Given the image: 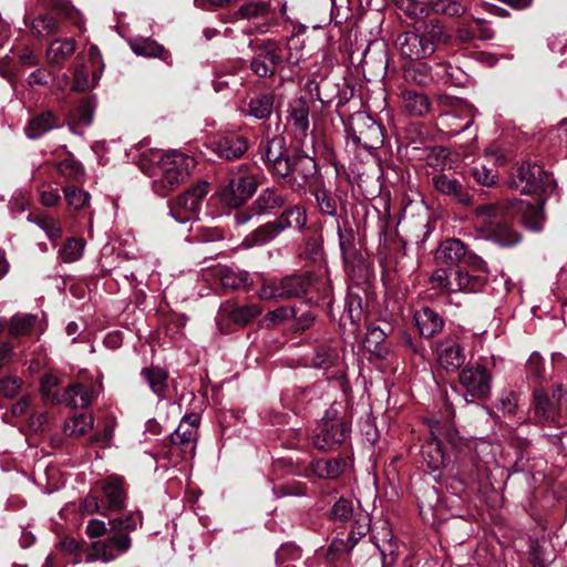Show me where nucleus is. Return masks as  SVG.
<instances>
[{
	"label": "nucleus",
	"mask_w": 567,
	"mask_h": 567,
	"mask_svg": "<svg viewBox=\"0 0 567 567\" xmlns=\"http://www.w3.org/2000/svg\"><path fill=\"white\" fill-rule=\"evenodd\" d=\"M509 209L522 213L524 226L533 231L543 227V212L539 206L530 205L524 200H515L507 206L505 203H491L477 206L474 209V223L478 231L502 247L517 245L522 237L509 225Z\"/></svg>",
	"instance_id": "nucleus-1"
},
{
	"label": "nucleus",
	"mask_w": 567,
	"mask_h": 567,
	"mask_svg": "<svg viewBox=\"0 0 567 567\" xmlns=\"http://www.w3.org/2000/svg\"><path fill=\"white\" fill-rule=\"evenodd\" d=\"M150 162H156L158 176L153 181V189L161 196L178 187L195 168L194 157L178 151H169L163 154L161 151L152 152Z\"/></svg>",
	"instance_id": "nucleus-2"
},
{
	"label": "nucleus",
	"mask_w": 567,
	"mask_h": 567,
	"mask_svg": "<svg viewBox=\"0 0 567 567\" xmlns=\"http://www.w3.org/2000/svg\"><path fill=\"white\" fill-rule=\"evenodd\" d=\"M258 184L251 166L240 164L228 172L219 195L223 203L229 207L245 204L257 190Z\"/></svg>",
	"instance_id": "nucleus-3"
},
{
	"label": "nucleus",
	"mask_w": 567,
	"mask_h": 567,
	"mask_svg": "<svg viewBox=\"0 0 567 567\" xmlns=\"http://www.w3.org/2000/svg\"><path fill=\"white\" fill-rule=\"evenodd\" d=\"M347 137L353 145L368 151L378 150L383 145L381 125L364 112H357L349 117Z\"/></svg>",
	"instance_id": "nucleus-4"
},
{
	"label": "nucleus",
	"mask_w": 567,
	"mask_h": 567,
	"mask_svg": "<svg viewBox=\"0 0 567 567\" xmlns=\"http://www.w3.org/2000/svg\"><path fill=\"white\" fill-rule=\"evenodd\" d=\"M312 287L310 275L288 276L279 281L265 282L258 297L261 300H282L300 297L309 292Z\"/></svg>",
	"instance_id": "nucleus-5"
},
{
	"label": "nucleus",
	"mask_w": 567,
	"mask_h": 567,
	"mask_svg": "<svg viewBox=\"0 0 567 567\" xmlns=\"http://www.w3.org/2000/svg\"><path fill=\"white\" fill-rule=\"evenodd\" d=\"M208 183L200 182L171 202L169 210L172 217L179 224L197 219L202 203L208 194Z\"/></svg>",
	"instance_id": "nucleus-6"
},
{
	"label": "nucleus",
	"mask_w": 567,
	"mask_h": 567,
	"mask_svg": "<svg viewBox=\"0 0 567 567\" xmlns=\"http://www.w3.org/2000/svg\"><path fill=\"white\" fill-rule=\"evenodd\" d=\"M141 523V517L135 513L124 516L109 517V560L126 551L131 547L128 534Z\"/></svg>",
	"instance_id": "nucleus-7"
},
{
	"label": "nucleus",
	"mask_w": 567,
	"mask_h": 567,
	"mask_svg": "<svg viewBox=\"0 0 567 567\" xmlns=\"http://www.w3.org/2000/svg\"><path fill=\"white\" fill-rule=\"evenodd\" d=\"M396 7L415 19L427 17L430 12L450 17H460L465 12V6L457 0H430L427 4L417 0H396Z\"/></svg>",
	"instance_id": "nucleus-8"
},
{
	"label": "nucleus",
	"mask_w": 567,
	"mask_h": 567,
	"mask_svg": "<svg viewBox=\"0 0 567 567\" xmlns=\"http://www.w3.org/2000/svg\"><path fill=\"white\" fill-rule=\"evenodd\" d=\"M103 70L102 53L97 47L92 45L89 50L87 62L78 63L73 69L71 91L82 93L94 87L101 79Z\"/></svg>",
	"instance_id": "nucleus-9"
},
{
	"label": "nucleus",
	"mask_w": 567,
	"mask_h": 567,
	"mask_svg": "<svg viewBox=\"0 0 567 567\" xmlns=\"http://www.w3.org/2000/svg\"><path fill=\"white\" fill-rule=\"evenodd\" d=\"M350 432L348 423L333 419L328 411L318 424L317 433L312 439L313 445L322 451L332 450L341 444Z\"/></svg>",
	"instance_id": "nucleus-10"
},
{
	"label": "nucleus",
	"mask_w": 567,
	"mask_h": 567,
	"mask_svg": "<svg viewBox=\"0 0 567 567\" xmlns=\"http://www.w3.org/2000/svg\"><path fill=\"white\" fill-rule=\"evenodd\" d=\"M200 416L196 413L185 415L171 435V442L177 446L184 458H193L197 446Z\"/></svg>",
	"instance_id": "nucleus-11"
},
{
	"label": "nucleus",
	"mask_w": 567,
	"mask_h": 567,
	"mask_svg": "<svg viewBox=\"0 0 567 567\" xmlns=\"http://www.w3.org/2000/svg\"><path fill=\"white\" fill-rule=\"evenodd\" d=\"M514 183L517 188H520L522 193L536 194L547 192L551 187L553 181L542 166L527 162L518 167L517 181Z\"/></svg>",
	"instance_id": "nucleus-12"
},
{
	"label": "nucleus",
	"mask_w": 567,
	"mask_h": 567,
	"mask_svg": "<svg viewBox=\"0 0 567 567\" xmlns=\"http://www.w3.org/2000/svg\"><path fill=\"white\" fill-rule=\"evenodd\" d=\"M563 395V386L557 385L549 396L543 389L534 391L533 408L538 422L554 423L556 422L560 411V400Z\"/></svg>",
	"instance_id": "nucleus-13"
},
{
	"label": "nucleus",
	"mask_w": 567,
	"mask_h": 567,
	"mask_svg": "<svg viewBox=\"0 0 567 567\" xmlns=\"http://www.w3.org/2000/svg\"><path fill=\"white\" fill-rule=\"evenodd\" d=\"M271 13V4L268 1L259 0V1H250L244 3L239 7L236 12L237 18L246 19V20H261L258 23H251L247 29V33L254 34L259 33L264 34L268 32L270 27L274 24L270 19Z\"/></svg>",
	"instance_id": "nucleus-14"
},
{
	"label": "nucleus",
	"mask_w": 567,
	"mask_h": 567,
	"mask_svg": "<svg viewBox=\"0 0 567 567\" xmlns=\"http://www.w3.org/2000/svg\"><path fill=\"white\" fill-rule=\"evenodd\" d=\"M492 377L485 365L477 363L467 367L460 373V382L474 398L486 399L491 393Z\"/></svg>",
	"instance_id": "nucleus-15"
},
{
	"label": "nucleus",
	"mask_w": 567,
	"mask_h": 567,
	"mask_svg": "<svg viewBox=\"0 0 567 567\" xmlns=\"http://www.w3.org/2000/svg\"><path fill=\"white\" fill-rule=\"evenodd\" d=\"M439 365L447 372L457 371L465 362L464 348L454 338H444L435 344Z\"/></svg>",
	"instance_id": "nucleus-16"
},
{
	"label": "nucleus",
	"mask_w": 567,
	"mask_h": 567,
	"mask_svg": "<svg viewBox=\"0 0 567 567\" xmlns=\"http://www.w3.org/2000/svg\"><path fill=\"white\" fill-rule=\"evenodd\" d=\"M395 47L402 58L416 61L432 55V47L429 42H423V37L416 29L398 34Z\"/></svg>",
	"instance_id": "nucleus-17"
},
{
	"label": "nucleus",
	"mask_w": 567,
	"mask_h": 567,
	"mask_svg": "<svg viewBox=\"0 0 567 567\" xmlns=\"http://www.w3.org/2000/svg\"><path fill=\"white\" fill-rule=\"evenodd\" d=\"M95 388L90 383H73L65 388L59 399H54L58 404H63L73 409L86 408L95 398Z\"/></svg>",
	"instance_id": "nucleus-18"
},
{
	"label": "nucleus",
	"mask_w": 567,
	"mask_h": 567,
	"mask_svg": "<svg viewBox=\"0 0 567 567\" xmlns=\"http://www.w3.org/2000/svg\"><path fill=\"white\" fill-rule=\"evenodd\" d=\"M291 166L289 185L292 189L303 187L318 171L315 158L305 154L292 155Z\"/></svg>",
	"instance_id": "nucleus-19"
},
{
	"label": "nucleus",
	"mask_w": 567,
	"mask_h": 567,
	"mask_svg": "<svg viewBox=\"0 0 567 567\" xmlns=\"http://www.w3.org/2000/svg\"><path fill=\"white\" fill-rule=\"evenodd\" d=\"M434 188L445 196L452 197L457 203L470 205L472 203L471 195L464 189L458 179L446 174H436L432 177Z\"/></svg>",
	"instance_id": "nucleus-20"
},
{
	"label": "nucleus",
	"mask_w": 567,
	"mask_h": 567,
	"mask_svg": "<svg viewBox=\"0 0 567 567\" xmlns=\"http://www.w3.org/2000/svg\"><path fill=\"white\" fill-rule=\"evenodd\" d=\"M450 292H476L487 281L484 275H474L467 270L457 268L451 270Z\"/></svg>",
	"instance_id": "nucleus-21"
},
{
	"label": "nucleus",
	"mask_w": 567,
	"mask_h": 567,
	"mask_svg": "<svg viewBox=\"0 0 567 567\" xmlns=\"http://www.w3.org/2000/svg\"><path fill=\"white\" fill-rule=\"evenodd\" d=\"M287 195L276 188H266L260 192L251 205L256 215H269L284 207L287 203Z\"/></svg>",
	"instance_id": "nucleus-22"
},
{
	"label": "nucleus",
	"mask_w": 567,
	"mask_h": 567,
	"mask_svg": "<svg viewBox=\"0 0 567 567\" xmlns=\"http://www.w3.org/2000/svg\"><path fill=\"white\" fill-rule=\"evenodd\" d=\"M247 148V140L236 134L223 136L215 144L216 154L227 161L239 158L246 153Z\"/></svg>",
	"instance_id": "nucleus-23"
},
{
	"label": "nucleus",
	"mask_w": 567,
	"mask_h": 567,
	"mask_svg": "<svg viewBox=\"0 0 567 567\" xmlns=\"http://www.w3.org/2000/svg\"><path fill=\"white\" fill-rule=\"evenodd\" d=\"M280 61V55L272 44L259 49L251 61L252 71L259 76H267L275 73Z\"/></svg>",
	"instance_id": "nucleus-24"
},
{
	"label": "nucleus",
	"mask_w": 567,
	"mask_h": 567,
	"mask_svg": "<svg viewBox=\"0 0 567 567\" xmlns=\"http://www.w3.org/2000/svg\"><path fill=\"white\" fill-rule=\"evenodd\" d=\"M467 256L462 240L450 238L440 244L435 251V260L440 264L457 265Z\"/></svg>",
	"instance_id": "nucleus-25"
},
{
	"label": "nucleus",
	"mask_w": 567,
	"mask_h": 567,
	"mask_svg": "<svg viewBox=\"0 0 567 567\" xmlns=\"http://www.w3.org/2000/svg\"><path fill=\"white\" fill-rule=\"evenodd\" d=\"M414 321L420 333L425 338H432L443 329V319L437 312L424 307L414 313Z\"/></svg>",
	"instance_id": "nucleus-26"
},
{
	"label": "nucleus",
	"mask_w": 567,
	"mask_h": 567,
	"mask_svg": "<svg viewBox=\"0 0 567 567\" xmlns=\"http://www.w3.org/2000/svg\"><path fill=\"white\" fill-rule=\"evenodd\" d=\"M58 127H60L59 117L53 112L45 111L29 121L25 134L29 138L37 140Z\"/></svg>",
	"instance_id": "nucleus-27"
},
{
	"label": "nucleus",
	"mask_w": 567,
	"mask_h": 567,
	"mask_svg": "<svg viewBox=\"0 0 567 567\" xmlns=\"http://www.w3.org/2000/svg\"><path fill=\"white\" fill-rule=\"evenodd\" d=\"M280 234L289 228L302 230L307 225V213L305 207L296 205L286 208L278 218L275 219Z\"/></svg>",
	"instance_id": "nucleus-28"
},
{
	"label": "nucleus",
	"mask_w": 567,
	"mask_h": 567,
	"mask_svg": "<svg viewBox=\"0 0 567 567\" xmlns=\"http://www.w3.org/2000/svg\"><path fill=\"white\" fill-rule=\"evenodd\" d=\"M422 455L429 468L440 471L449 463L442 443L436 437H431L422 449Z\"/></svg>",
	"instance_id": "nucleus-29"
},
{
	"label": "nucleus",
	"mask_w": 567,
	"mask_h": 567,
	"mask_svg": "<svg viewBox=\"0 0 567 567\" xmlns=\"http://www.w3.org/2000/svg\"><path fill=\"white\" fill-rule=\"evenodd\" d=\"M416 31L423 37V42L431 44L432 54L435 52L436 45L446 43L451 38L445 27L436 19H432L417 27Z\"/></svg>",
	"instance_id": "nucleus-30"
},
{
	"label": "nucleus",
	"mask_w": 567,
	"mask_h": 567,
	"mask_svg": "<svg viewBox=\"0 0 567 567\" xmlns=\"http://www.w3.org/2000/svg\"><path fill=\"white\" fill-rule=\"evenodd\" d=\"M279 234L280 231L277 228L275 220H272L259 226L252 233L247 235L244 238L241 246L247 249L264 246L277 238Z\"/></svg>",
	"instance_id": "nucleus-31"
},
{
	"label": "nucleus",
	"mask_w": 567,
	"mask_h": 567,
	"mask_svg": "<svg viewBox=\"0 0 567 567\" xmlns=\"http://www.w3.org/2000/svg\"><path fill=\"white\" fill-rule=\"evenodd\" d=\"M75 40L70 38L51 41L47 50L49 63L55 65L63 64L75 52Z\"/></svg>",
	"instance_id": "nucleus-32"
},
{
	"label": "nucleus",
	"mask_w": 567,
	"mask_h": 567,
	"mask_svg": "<svg viewBox=\"0 0 567 567\" xmlns=\"http://www.w3.org/2000/svg\"><path fill=\"white\" fill-rule=\"evenodd\" d=\"M289 115L288 120L292 124V126L306 135L309 130V105L306 99L299 97L295 99L289 104Z\"/></svg>",
	"instance_id": "nucleus-33"
},
{
	"label": "nucleus",
	"mask_w": 567,
	"mask_h": 567,
	"mask_svg": "<svg viewBox=\"0 0 567 567\" xmlns=\"http://www.w3.org/2000/svg\"><path fill=\"white\" fill-rule=\"evenodd\" d=\"M404 110L412 116H423L429 113L431 103L423 92L405 90L402 93Z\"/></svg>",
	"instance_id": "nucleus-34"
},
{
	"label": "nucleus",
	"mask_w": 567,
	"mask_h": 567,
	"mask_svg": "<svg viewBox=\"0 0 567 567\" xmlns=\"http://www.w3.org/2000/svg\"><path fill=\"white\" fill-rule=\"evenodd\" d=\"M346 465L343 458H322L311 463V471L319 478L336 480L342 474Z\"/></svg>",
	"instance_id": "nucleus-35"
},
{
	"label": "nucleus",
	"mask_w": 567,
	"mask_h": 567,
	"mask_svg": "<svg viewBox=\"0 0 567 567\" xmlns=\"http://www.w3.org/2000/svg\"><path fill=\"white\" fill-rule=\"evenodd\" d=\"M130 47L137 55L159 58L167 61L171 55L163 45L150 38H134L130 41Z\"/></svg>",
	"instance_id": "nucleus-36"
},
{
	"label": "nucleus",
	"mask_w": 567,
	"mask_h": 567,
	"mask_svg": "<svg viewBox=\"0 0 567 567\" xmlns=\"http://www.w3.org/2000/svg\"><path fill=\"white\" fill-rule=\"evenodd\" d=\"M109 512L120 511L125 506L126 489L124 480L117 475H109Z\"/></svg>",
	"instance_id": "nucleus-37"
},
{
	"label": "nucleus",
	"mask_w": 567,
	"mask_h": 567,
	"mask_svg": "<svg viewBox=\"0 0 567 567\" xmlns=\"http://www.w3.org/2000/svg\"><path fill=\"white\" fill-rule=\"evenodd\" d=\"M337 233L339 247L346 265L349 267L357 259L355 235L352 228H341L338 224Z\"/></svg>",
	"instance_id": "nucleus-38"
},
{
	"label": "nucleus",
	"mask_w": 567,
	"mask_h": 567,
	"mask_svg": "<svg viewBox=\"0 0 567 567\" xmlns=\"http://www.w3.org/2000/svg\"><path fill=\"white\" fill-rule=\"evenodd\" d=\"M360 290L359 286H350L344 300V312L352 323H359L363 319Z\"/></svg>",
	"instance_id": "nucleus-39"
},
{
	"label": "nucleus",
	"mask_w": 567,
	"mask_h": 567,
	"mask_svg": "<svg viewBox=\"0 0 567 567\" xmlns=\"http://www.w3.org/2000/svg\"><path fill=\"white\" fill-rule=\"evenodd\" d=\"M141 377L156 395L161 396L165 393L168 379V374L165 370L157 367L144 368L141 372Z\"/></svg>",
	"instance_id": "nucleus-40"
},
{
	"label": "nucleus",
	"mask_w": 567,
	"mask_h": 567,
	"mask_svg": "<svg viewBox=\"0 0 567 567\" xmlns=\"http://www.w3.org/2000/svg\"><path fill=\"white\" fill-rule=\"evenodd\" d=\"M259 153L268 168L270 164H274L276 161H278L281 156L286 154L284 151V140L271 138L261 141L259 145Z\"/></svg>",
	"instance_id": "nucleus-41"
},
{
	"label": "nucleus",
	"mask_w": 567,
	"mask_h": 567,
	"mask_svg": "<svg viewBox=\"0 0 567 567\" xmlns=\"http://www.w3.org/2000/svg\"><path fill=\"white\" fill-rule=\"evenodd\" d=\"M58 173L71 182H81L84 177V167L74 157L70 156L56 164Z\"/></svg>",
	"instance_id": "nucleus-42"
},
{
	"label": "nucleus",
	"mask_w": 567,
	"mask_h": 567,
	"mask_svg": "<svg viewBox=\"0 0 567 567\" xmlns=\"http://www.w3.org/2000/svg\"><path fill=\"white\" fill-rule=\"evenodd\" d=\"M219 280L224 289H244L248 286L249 274L246 271L236 272L231 269H223L220 270Z\"/></svg>",
	"instance_id": "nucleus-43"
},
{
	"label": "nucleus",
	"mask_w": 567,
	"mask_h": 567,
	"mask_svg": "<svg viewBox=\"0 0 567 567\" xmlns=\"http://www.w3.org/2000/svg\"><path fill=\"white\" fill-rule=\"evenodd\" d=\"M261 311V307L257 303L244 305L233 308L229 311V318L234 323L245 326L257 318Z\"/></svg>",
	"instance_id": "nucleus-44"
},
{
	"label": "nucleus",
	"mask_w": 567,
	"mask_h": 567,
	"mask_svg": "<svg viewBox=\"0 0 567 567\" xmlns=\"http://www.w3.org/2000/svg\"><path fill=\"white\" fill-rule=\"evenodd\" d=\"M370 529V518L367 513L357 511L354 518L351 520V529L348 540L354 546Z\"/></svg>",
	"instance_id": "nucleus-45"
},
{
	"label": "nucleus",
	"mask_w": 567,
	"mask_h": 567,
	"mask_svg": "<svg viewBox=\"0 0 567 567\" xmlns=\"http://www.w3.org/2000/svg\"><path fill=\"white\" fill-rule=\"evenodd\" d=\"M37 321V316L23 313L11 318L9 333L12 337L25 336L31 332Z\"/></svg>",
	"instance_id": "nucleus-46"
},
{
	"label": "nucleus",
	"mask_w": 567,
	"mask_h": 567,
	"mask_svg": "<svg viewBox=\"0 0 567 567\" xmlns=\"http://www.w3.org/2000/svg\"><path fill=\"white\" fill-rule=\"evenodd\" d=\"M339 360L338 350L331 346L318 347L312 359L313 365L320 369H328L334 365Z\"/></svg>",
	"instance_id": "nucleus-47"
},
{
	"label": "nucleus",
	"mask_w": 567,
	"mask_h": 567,
	"mask_svg": "<svg viewBox=\"0 0 567 567\" xmlns=\"http://www.w3.org/2000/svg\"><path fill=\"white\" fill-rule=\"evenodd\" d=\"M355 514L357 512L353 509L352 502L347 498H340L330 511L331 518L338 523L352 520Z\"/></svg>",
	"instance_id": "nucleus-48"
},
{
	"label": "nucleus",
	"mask_w": 567,
	"mask_h": 567,
	"mask_svg": "<svg viewBox=\"0 0 567 567\" xmlns=\"http://www.w3.org/2000/svg\"><path fill=\"white\" fill-rule=\"evenodd\" d=\"M250 114L257 120L267 118L272 111V97L269 95H261L251 99L249 102Z\"/></svg>",
	"instance_id": "nucleus-49"
},
{
	"label": "nucleus",
	"mask_w": 567,
	"mask_h": 567,
	"mask_svg": "<svg viewBox=\"0 0 567 567\" xmlns=\"http://www.w3.org/2000/svg\"><path fill=\"white\" fill-rule=\"evenodd\" d=\"M59 384L58 377L53 374H45L41 378L40 382V393L42 400L47 404H58L54 399H59L61 392H53V389Z\"/></svg>",
	"instance_id": "nucleus-50"
},
{
	"label": "nucleus",
	"mask_w": 567,
	"mask_h": 567,
	"mask_svg": "<svg viewBox=\"0 0 567 567\" xmlns=\"http://www.w3.org/2000/svg\"><path fill=\"white\" fill-rule=\"evenodd\" d=\"M83 250L84 241L82 239L70 238L61 248L60 256L64 262H73L82 257Z\"/></svg>",
	"instance_id": "nucleus-51"
},
{
	"label": "nucleus",
	"mask_w": 567,
	"mask_h": 567,
	"mask_svg": "<svg viewBox=\"0 0 567 567\" xmlns=\"http://www.w3.org/2000/svg\"><path fill=\"white\" fill-rule=\"evenodd\" d=\"M312 194L322 214L328 216L337 215V202L326 188H317Z\"/></svg>",
	"instance_id": "nucleus-52"
},
{
	"label": "nucleus",
	"mask_w": 567,
	"mask_h": 567,
	"mask_svg": "<svg viewBox=\"0 0 567 567\" xmlns=\"http://www.w3.org/2000/svg\"><path fill=\"white\" fill-rule=\"evenodd\" d=\"M63 193L68 205L74 209L83 208L90 199L89 193L74 186H65Z\"/></svg>",
	"instance_id": "nucleus-53"
},
{
	"label": "nucleus",
	"mask_w": 567,
	"mask_h": 567,
	"mask_svg": "<svg viewBox=\"0 0 567 567\" xmlns=\"http://www.w3.org/2000/svg\"><path fill=\"white\" fill-rule=\"evenodd\" d=\"M297 311L292 307H279L272 311H269L264 318V324L269 327L271 324H278L289 319L296 318Z\"/></svg>",
	"instance_id": "nucleus-54"
},
{
	"label": "nucleus",
	"mask_w": 567,
	"mask_h": 567,
	"mask_svg": "<svg viewBox=\"0 0 567 567\" xmlns=\"http://www.w3.org/2000/svg\"><path fill=\"white\" fill-rule=\"evenodd\" d=\"M405 76L419 85H426L431 82L430 66L425 63H419L405 70Z\"/></svg>",
	"instance_id": "nucleus-55"
},
{
	"label": "nucleus",
	"mask_w": 567,
	"mask_h": 567,
	"mask_svg": "<svg viewBox=\"0 0 567 567\" xmlns=\"http://www.w3.org/2000/svg\"><path fill=\"white\" fill-rule=\"evenodd\" d=\"M22 383L19 377H3L0 379V394L6 399H13L19 394Z\"/></svg>",
	"instance_id": "nucleus-56"
},
{
	"label": "nucleus",
	"mask_w": 567,
	"mask_h": 567,
	"mask_svg": "<svg viewBox=\"0 0 567 567\" xmlns=\"http://www.w3.org/2000/svg\"><path fill=\"white\" fill-rule=\"evenodd\" d=\"M291 161L292 156L285 154L274 164H270L268 171H270L275 176L287 179V183L289 184L292 167Z\"/></svg>",
	"instance_id": "nucleus-57"
},
{
	"label": "nucleus",
	"mask_w": 567,
	"mask_h": 567,
	"mask_svg": "<svg viewBox=\"0 0 567 567\" xmlns=\"http://www.w3.org/2000/svg\"><path fill=\"white\" fill-rule=\"evenodd\" d=\"M97 560H106V542L102 539L93 540L86 548L85 561L95 563Z\"/></svg>",
	"instance_id": "nucleus-58"
},
{
	"label": "nucleus",
	"mask_w": 567,
	"mask_h": 567,
	"mask_svg": "<svg viewBox=\"0 0 567 567\" xmlns=\"http://www.w3.org/2000/svg\"><path fill=\"white\" fill-rule=\"evenodd\" d=\"M471 174L477 183L484 186H492L496 183V173L484 165L473 167Z\"/></svg>",
	"instance_id": "nucleus-59"
},
{
	"label": "nucleus",
	"mask_w": 567,
	"mask_h": 567,
	"mask_svg": "<svg viewBox=\"0 0 567 567\" xmlns=\"http://www.w3.org/2000/svg\"><path fill=\"white\" fill-rule=\"evenodd\" d=\"M37 224L41 229H43L47 234V236L54 240L61 237V227L59 226L58 221L53 218H50L48 216H41L38 218Z\"/></svg>",
	"instance_id": "nucleus-60"
},
{
	"label": "nucleus",
	"mask_w": 567,
	"mask_h": 567,
	"mask_svg": "<svg viewBox=\"0 0 567 567\" xmlns=\"http://www.w3.org/2000/svg\"><path fill=\"white\" fill-rule=\"evenodd\" d=\"M498 403L504 414L513 415L518 406V396L514 392H504Z\"/></svg>",
	"instance_id": "nucleus-61"
},
{
	"label": "nucleus",
	"mask_w": 567,
	"mask_h": 567,
	"mask_svg": "<svg viewBox=\"0 0 567 567\" xmlns=\"http://www.w3.org/2000/svg\"><path fill=\"white\" fill-rule=\"evenodd\" d=\"M55 19L48 14L40 16L33 21V29L42 37L52 32L55 29Z\"/></svg>",
	"instance_id": "nucleus-62"
},
{
	"label": "nucleus",
	"mask_w": 567,
	"mask_h": 567,
	"mask_svg": "<svg viewBox=\"0 0 567 567\" xmlns=\"http://www.w3.org/2000/svg\"><path fill=\"white\" fill-rule=\"evenodd\" d=\"M543 364L540 354L533 352L526 363L527 372L536 380H542L544 378Z\"/></svg>",
	"instance_id": "nucleus-63"
},
{
	"label": "nucleus",
	"mask_w": 567,
	"mask_h": 567,
	"mask_svg": "<svg viewBox=\"0 0 567 567\" xmlns=\"http://www.w3.org/2000/svg\"><path fill=\"white\" fill-rule=\"evenodd\" d=\"M431 282L433 288L442 289L450 292L451 271L447 272L444 269H437L431 276Z\"/></svg>",
	"instance_id": "nucleus-64"
}]
</instances>
